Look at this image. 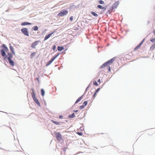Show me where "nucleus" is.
I'll return each instance as SVG.
<instances>
[{"instance_id": "423d86ee", "label": "nucleus", "mask_w": 155, "mask_h": 155, "mask_svg": "<svg viewBox=\"0 0 155 155\" xmlns=\"http://www.w3.org/2000/svg\"><path fill=\"white\" fill-rule=\"evenodd\" d=\"M68 13V11L67 10H63L61 11L58 13V15L59 16H62L66 15Z\"/></svg>"}, {"instance_id": "7c9ffc66", "label": "nucleus", "mask_w": 155, "mask_h": 155, "mask_svg": "<svg viewBox=\"0 0 155 155\" xmlns=\"http://www.w3.org/2000/svg\"><path fill=\"white\" fill-rule=\"evenodd\" d=\"M84 106L83 105H81L80 107V108L81 109H82L84 108Z\"/></svg>"}, {"instance_id": "2eb2a0df", "label": "nucleus", "mask_w": 155, "mask_h": 155, "mask_svg": "<svg viewBox=\"0 0 155 155\" xmlns=\"http://www.w3.org/2000/svg\"><path fill=\"white\" fill-rule=\"evenodd\" d=\"M36 53L35 52H33L30 55V58H33L35 56Z\"/></svg>"}, {"instance_id": "a211bd4d", "label": "nucleus", "mask_w": 155, "mask_h": 155, "mask_svg": "<svg viewBox=\"0 0 155 155\" xmlns=\"http://www.w3.org/2000/svg\"><path fill=\"white\" fill-rule=\"evenodd\" d=\"M82 98V97H80L78 98V99L75 102V103H77L79 101H80Z\"/></svg>"}, {"instance_id": "39448f33", "label": "nucleus", "mask_w": 155, "mask_h": 155, "mask_svg": "<svg viewBox=\"0 0 155 155\" xmlns=\"http://www.w3.org/2000/svg\"><path fill=\"white\" fill-rule=\"evenodd\" d=\"M21 31L22 33L25 35L27 36H29V33L27 28H24L21 29Z\"/></svg>"}, {"instance_id": "f8f14e48", "label": "nucleus", "mask_w": 155, "mask_h": 155, "mask_svg": "<svg viewBox=\"0 0 155 155\" xmlns=\"http://www.w3.org/2000/svg\"><path fill=\"white\" fill-rule=\"evenodd\" d=\"M53 33V32L45 36V38L44 40L45 41L48 39Z\"/></svg>"}, {"instance_id": "f704fd0d", "label": "nucleus", "mask_w": 155, "mask_h": 155, "mask_svg": "<svg viewBox=\"0 0 155 155\" xmlns=\"http://www.w3.org/2000/svg\"><path fill=\"white\" fill-rule=\"evenodd\" d=\"M100 89V88L97 89V90H96L95 92L96 93L98 91H99Z\"/></svg>"}, {"instance_id": "a878e982", "label": "nucleus", "mask_w": 155, "mask_h": 155, "mask_svg": "<svg viewBox=\"0 0 155 155\" xmlns=\"http://www.w3.org/2000/svg\"><path fill=\"white\" fill-rule=\"evenodd\" d=\"M33 28L35 31H37L38 30V28L37 26H35L33 27Z\"/></svg>"}, {"instance_id": "473e14b6", "label": "nucleus", "mask_w": 155, "mask_h": 155, "mask_svg": "<svg viewBox=\"0 0 155 155\" xmlns=\"http://www.w3.org/2000/svg\"><path fill=\"white\" fill-rule=\"evenodd\" d=\"M52 49L54 51L55 50L56 46L55 45L53 46Z\"/></svg>"}, {"instance_id": "5701e85b", "label": "nucleus", "mask_w": 155, "mask_h": 155, "mask_svg": "<svg viewBox=\"0 0 155 155\" xmlns=\"http://www.w3.org/2000/svg\"><path fill=\"white\" fill-rule=\"evenodd\" d=\"M91 13L94 16L97 17L98 16V15L94 12H91Z\"/></svg>"}, {"instance_id": "58836bf2", "label": "nucleus", "mask_w": 155, "mask_h": 155, "mask_svg": "<svg viewBox=\"0 0 155 155\" xmlns=\"http://www.w3.org/2000/svg\"><path fill=\"white\" fill-rule=\"evenodd\" d=\"M31 91H32V92H34V89L33 88L31 89Z\"/></svg>"}, {"instance_id": "c9c22d12", "label": "nucleus", "mask_w": 155, "mask_h": 155, "mask_svg": "<svg viewBox=\"0 0 155 155\" xmlns=\"http://www.w3.org/2000/svg\"><path fill=\"white\" fill-rule=\"evenodd\" d=\"M59 117L60 119H61L63 117V116L62 115H60L59 116Z\"/></svg>"}, {"instance_id": "412c9836", "label": "nucleus", "mask_w": 155, "mask_h": 155, "mask_svg": "<svg viewBox=\"0 0 155 155\" xmlns=\"http://www.w3.org/2000/svg\"><path fill=\"white\" fill-rule=\"evenodd\" d=\"M31 95L33 99L34 98L36 97V94L34 92H32L31 93Z\"/></svg>"}, {"instance_id": "ea45409f", "label": "nucleus", "mask_w": 155, "mask_h": 155, "mask_svg": "<svg viewBox=\"0 0 155 155\" xmlns=\"http://www.w3.org/2000/svg\"><path fill=\"white\" fill-rule=\"evenodd\" d=\"M153 33L155 35V29H154L153 30Z\"/></svg>"}, {"instance_id": "bb28decb", "label": "nucleus", "mask_w": 155, "mask_h": 155, "mask_svg": "<svg viewBox=\"0 0 155 155\" xmlns=\"http://www.w3.org/2000/svg\"><path fill=\"white\" fill-rule=\"evenodd\" d=\"M87 104V101H85L83 103V105L84 106H85Z\"/></svg>"}, {"instance_id": "e433bc0d", "label": "nucleus", "mask_w": 155, "mask_h": 155, "mask_svg": "<svg viewBox=\"0 0 155 155\" xmlns=\"http://www.w3.org/2000/svg\"><path fill=\"white\" fill-rule=\"evenodd\" d=\"M96 94V93L95 92L94 94V95H93V97H95V95Z\"/></svg>"}, {"instance_id": "ddd939ff", "label": "nucleus", "mask_w": 155, "mask_h": 155, "mask_svg": "<svg viewBox=\"0 0 155 155\" xmlns=\"http://www.w3.org/2000/svg\"><path fill=\"white\" fill-rule=\"evenodd\" d=\"M31 24L30 23L27 22H23L21 23V25H22V26H24V25H31Z\"/></svg>"}, {"instance_id": "f257e3e1", "label": "nucleus", "mask_w": 155, "mask_h": 155, "mask_svg": "<svg viewBox=\"0 0 155 155\" xmlns=\"http://www.w3.org/2000/svg\"><path fill=\"white\" fill-rule=\"evenodd\" d=\"M115 60V58H114L104 63L100 67V69H102L106 68L109 71H110V65H111Z\"/></svg>"}, {"instance_id": "dca6fc26", "label": "nucleus", "mask_w": 155, "mask_h": 155, "mask_svg": "<svg viewBox=\"0 0 155 155\" xmlns=\"http://www.w3.org/2000/svg\"><path fill=\"white\" fill-rule=\"evenodd\" d=\"M64 49V48L63 47H60L58 46V51H61Z\"/></svg>"}, {"instance_id": "b1692460", "label": "nucleus", "mask_w": 155, "mask_h": 155, "mask_svg": "<svg viewBox=\"0 0 155 155\" xmlns=\"http://www.w3.org/2000/svg\"><path fill=\"white\" fill-rule=\"evenodd\" d=\"M51 122H53V123H54V124H56V125H59L60 124L58 122L56 121H54L53 120H51Z\"/></svg>"}, {"instance_id": "7ed1b4c3", "label": "nucleus", "mask_w": 155, "mask_h": 155, "mask_svg": "<svg viewBox=\"0 0 155 155\" xmlns=\"http://www.w3.org/2000/svg\"><path fill=\"white\" fill-rule=\"evenodd\" d=\"M59 55V54L55 55L54 56L51 58V59L46 64V66H48L51 63L56 59Z\"/></svg>"}, {"instance_id": "393cba45", "label": "nucleus", "mask_w": 155, "mask_h": 155, "mask_svg": "<svg viewBox=\"0 0 155 155\" xmlns=\"http://www.w3.org/2000/svg\"><path fill=\"white\" fill-rule=\"evenodd\" d=\"M75 116V115H74V113H73L71 115H69V117H71V118H73V117H74Z\"/></svg>"}, {"instance_id": "6ab92c4d", "label": "nucleus", "mask_w": 155, "mask_h": 155, "mask_svg": "<svg viewBox=\"0 0 155 155\" xmlns=\"http://www.w3.org/2000/svg\"><path fill=\"white\" fill-rule=\"evenodd\" d=\"M8 58H10V59H11L12 58V53H8Z\"/></svg>"}, {"instance_id": "f3484780", "label": "nucleus", "mask_w": 155, "mask_h": 155, "mask_svg": "<svg viewBox=\"0 0 155 155\" xmlns=\"http://www.w3.org/2000/svg\"><path fill=\"white\" fill-rule=\"evenodd\" d=\"M97 7L98 8H99L102 9H104L105 10L106 9V8L103 6H101V5H99L97 6Z\"/></svg>"}, {"instance_id": "a19ab883", "label": "nucleus", "mask_w": 155, "mask_h": 155, "mask_svg": "<svg viewBox=\"0 0 155 155\" xmlns=\"http://www.w3.org/2000/svg\"><path fill=\"white\" fill-rule=\"evenodd\" d=\"M75 111L76 112H78V110H76V111Z\"/></svg>"}, {"instance_id": "9b49d317", "label": "nucleus", "mask_w": 155, "mask_h": 155, "mask_svg": "<svg viewBox=\"0 0 155 155\" xmlns=\"http://www.w3.org/2000/svg\"><path fill=\"white\" fill-rule=\"evenodd\" d=\"M34 101L39 106H40V104L39 103L38 99L36 97L34 98L33 99Z\"/></svg>"}, {"instance_id": "c756f323", "label": "nucleus", "mask_w": 155, "mask_h": 155, "mask_svg": "<svg viewBox=\"0 0 155 155\" xmlns=\"http://www.w3.org/2000/svg\"><path fill=\"white\" fill-rule=\"evenodd\" d=\"M93 84H94L95 85H96V86L98 85L96 81H94V83H93Z\"/></svg>"}, {"instance_id": "4be33fe9", "label": "nucleus", "mask_w": 155, "mask_h": 155, "mask_svg": "<svg viewBox=\"0 0 155 155\" xmlns=\"http://www.w3.org/2000/svg\"><path fill=\"white\" fill-rule=\"evenodd\" d=\"M155 48V44H153V45L151 46L150 48V50H153Z\"/></svg>"}, {"instance_id": "4c0bfd02", "label": "nucleus", "mask_w": 155, "mask_h": 155, "mask_svg": "<svg viewBox=\"0 0 155 155\" xmlns=\"http://www.w3.org/2000/svg\"><path fill=\"white\" fill-rule=\"evenodd\" d=\"M98 82L100 83H101V80H100V79H99L98 80Z\"/></svg>"}, {"instance_id": "aec40b11", "label": "nucleus", "mask_w": 155, "mask_h": 155, "mask_svg": "<svg viewBox=\"0 0 155 155\" xmlns=\"http://www.w3.org/2000/svg\"><path fill=\"white\" fill-rule=\"evenodd\" d=\"M41 93L42 96H44L45 94V92L44 90L42 89L41 90Z\"/></svg>"}, {"instance_id": "0eeeda50", "label": "nucleus", "mask_w": 155, "mask_h": 155, "mask_svg": "<svg viewBox=\"0 0 155 155\" xmlns=\"http://www.w3.org/2000/svg\"><path fill=\"white\" fill-rule=\"evenodd\" d=\"M40 42V41H38L34 42L31 44V47L34 49L36 48V46L38 45V43Z\"/></svg>"}, {"instance_id": "2f4dec72", "label": "nucleus", "mask_w": 155, "mask_h": 155, "mask_svg": "<svg viewBox=\"0 0 155 155\" xmlns=\"http://www.w3.org/2000/svg\"><path fill=\"white\" fill-rule=\"evenodd\" d=\"M77 134L80 136H81L83 134L81 132H78L77 133Z\"/></svg>"}, {"instance_id": "f03ea898", "label": "nucleus", "mask_w": 155, "mask_h": 155, "mask_svg": "<svg viewBox=\"0 0 155 155\" xmlns=\"http://www.w3.org/2000/svg\"><path fill=\"white\" fill-rule=\"evenodd\" d=\"M2 47L3 48L1 50V53L2 56L3 57H5L4 59H5L7 57L5 52L8 53L9 51V50L5 45H2Z\"/></svg>"}, {"instance_id": "cd10ccee", "label": "nucleus", "mask_w": 155, "mask_h": 155, "mask_svg": "<svg viewBox=\"0 0 155 155\" xmlns=\"http://www.w3.org/2000/svg\"><path fill=\"white\" fill-rule=\"evenodd\" d=\"M98 2L100 4H104V2L101 0H99Z\"/></svg>"}, {"instance_id": "72a5a7b5", "label": "nucleus", "mask_w": 155, "mask_h": 155, "mask_svg": "<svg viewBox=\"0 0 155 155\" xmlns=\"http://www.w3.org/2000/svg\"><path fill=\"white\" fill-rule=\"evenodd\" d=\"M70 19L71 21H72L73 19V16H71L70 17Z\"/></svg>"}, {"instance_id": "6e6552de", "label": "nucleus", "mask_w": 155, "mask_h": 155, "mask_svg": "<svg viewBox=\"0 0 155 155\" xmlns=\"http://www.w3.org/2000/svg\"><path fill=\"white\" fill-rule=\"evenodd\" d=\"M119 4V2L118 1L115 2L112 5V9H114L116 8Z\"/></svg>"}, {"instance_id": "20e7f679", "label": "nucleus", "mask_w": 155, "mask_h": 155, "mask_svg": "<svg viewBox=\"0 0 155 155\" xmlns=\"http://www.w3.org/2000/svg\"><path fill=\"white\" fill-rule=\"evenodd\" d=\"M54 134L55 136L58 141H60L62 139L61 135L59 133L55 132Z\"/></svg>"}, {"instance_id": "1a4fd4ad", "label": "nucleus", "mask_w": 155, "mask_h": 155, "mask_svg": "<svg viewBox=\"0 0 155 155\" xmlns=\"http://www.w3.org/2000/svg\"><path fill=\"white\" fill-rule=\"evenodd\" d=\"M7 59L10 65L13 66L14 65V63L13 61L10 59V58H7Z\"/></svg>"}, {"instance_id": "4468645a", "label": "nucleus", "mask_w": 155, "mask_h": 155, "mask_svg": "<svg viewBox=\"0 0 155 155\" xmlns=\"http://www.w3.org/2000/svg\"><path fill=\"white\" fill-rule=\"evenodd\" d=\"M142 41L141 42L140 44H139L135 48L134 50H136L138 49L139 48H140V46L141 45V44L142 43Z\"/></svg>"}, {"instance_id": "9d476101", "label": "nucleus", "mask_w": 155, "mask_h": 155, "mask_svg": "<svg viewBox=\"0 0 155 155\" xmlns=\"http://www.w3.org/2000/svg\"><path fill=\"white\" fill-rule=\"evenodd\" d=\"M10 50L11 51L12 53V54L15 55V53L14 50V48L13 47L10 45L9 47Z\"/></svg>"}, {"instance_id": "c85d7f7f", "label": "nucleus", "mask_w": 155, "mask_h": 155, "mask_svg": "<svg viewBox=\"0 0 155 155\" xmlns=\"http://www.w3.org/2000/svg\"><path fill=\"white\" fill-rule=\"evenodd\" d=\"M150 41L152 42H154L155 41V38H152L150 40Z\"/></svg>"}]
</instances>
